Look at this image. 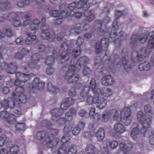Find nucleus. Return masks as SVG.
Segmentation results:
<instances>
[{"mask_svg": "<svg viewBox=\"0 0 154 154\" xmlns=\"http://www.w3.org/2000/svg\"><path fill=\"white\" fill-rule=\"evenodd\" d=\"M122 54L124 55L122 59L120 60L119 62L116 64V62L119 57L118 55L116 54L112 57V59L111 57H108V59L105 60L104 66H103L101 69L100 72L102 74H105L112 72L115 73L116 70L115 65H120V66H124V70L126 72H129L131 68V65L129 64L130 61H131L140 60L141 59H143L145 56L141 55H140L137 51H134L130 57L128 56L129 52L127 49H124L122 51Z\"/></svg>", "mask_w": 154, "mask_h": 154, "instance_id": "1", "label": "nucleus"}, {"mask_svg": "<svg viewBox=\"0 0 154 154\" xmlns=\"http://www.w3.org/2000/svg\"><path fill=\"white\" fill-rule=\"evenodd\" d=\"M77 58H72L71 60L70 63H66L63 68V70H66V72L64 75L60 76V79L66 81L69 83H75L77 82L79 78V75L74 73L75 71H79V69L82 67L84 68L83 71V74L84 76L89 77L91 75L92 71L87 66H86L89 61V59L87 57L84 56L78 60Z\"/></svg>", "mask_w": 154, "mask_h": 154, "instance_id": "2", "label": "nucleus"}, {"mask_svg": "<svg viewBox=\"0 0 154 154\" xmlns=\"http://www.w3.org/2000/svg\"><path fill=\"white\" fill-rule=\"evenodd\" d=\"M95 107H92L90 110L89 115L97 122L101 120L102 122L108 121L112 117L114 120L121 122L125 125L128 126L131 122V111L129 107L123 108L122 111L112 109L106 112L102 115L101 118L99 113H95Z\"/></svg>", "mask_w": 154, "mask_h": 154, "instance_id": "3", "label": "nucleus"}, {"mask_svg": "<svg viewBox=\"0 0 154 154\" xmlns=\"http://www.w3.org/2000/svg\"><path fill=\"white\" fill-rule=\"evenodd\" d=\"M75 101L74 99L71 97L63 99L61 104L60 109L55 108L51 111V120L57 122L58 125L64 126L67 123L69 124L72 119V116L75 115L76 111L75 109L71 108L66 113L65 119L60 117L64 114V110L73 104Z\"/></svg>", "mask_w": 154, "mask_h": 154, "instance_id": "4", "label": "nucleus"}, {"mask_svg": "<svg viewBox=\"0 0 154 154\" xmlns=\"http://www.w3.org/2000/svg\"><path fill=\"white\" fill-rule=\"evenodd\" d=\"M105 31L102 30L100 31L99 36H103V38L100 42L96 43L95 47V52L98 54H100L102 50V47L105 48L104 50L106 51L104 57L107 56L109 54V51L107 49L109 47V43L113 42L116 45V47L119 48L121 45L122 42L125 40L127 37L126 35L123 31H120L119 33V37L116 38V34L114 33L113 36H110L108 34L105 33Z\"/></svg>", "mask_w": 154, "mask_h": 154, "instance_id": "5", "label": "nucleus"}, {"mask_svg": "<svg viewBox=\"0 0 154 154\" xmlns=\"http://www.w3.org/2000/svg\"><path fill=\"white\" fill-rule=\"evenodd\" d=\"M144 111L146 114H144L142 111H139L137 114V120L138 122L142 125V128L139 130L138 127L133 128L131 132V136L133 139L136 140L138 139L141 134H144L150 129L152 122V114L151 111V107L149 104L144 106Z\"/></svg>", "mask_w": 154, "mask_h": 154, "instance_id": "6", "label": "nucleus"}, {"mask_svg": "<svg viewBox=\"0 0 154 154\" xmlns=\"http://www.w3.org/2000/svg\"><path fill=\"white\" fill-rule=\"evenodd\" d=\"M75 86L77 89H82L80 93L81 97L77 100L78 102H83L91 90L93 93L98 94V96L100 94L105 97H108L110 96L112 93V90L108 88H104L100 89L97 85L95 80L94 78L91 79L89 86L86 85H83L81 83H78L76 84Z\"/></svg>", "mask_w": 154, "mask_h": 154, "instance_id": "7", "label": "nucleus"}, {"mask_svg": "<svg viewBox=\"0 0 154 154\" xmlns=\"http://www.w3.org/2000/svg\"><path fill=\"white\" fill-rule=\"evenodd\" d=\"M23 88L18 87L16 88V92H13L12 94V98L9 97L8 100L5 99L3 102V108L5 110L9 107L11 109L20 106V104L25 103L31 97L29 93L26 95H23L22 93Z\"/></svg>", "mask_w": 154, "mask_h": 154, "instance_id": "8", "label": "nucleus"}, {"mask_svg": "<svg viewBox=\"0 0 154 154\" xmlns=\"http://www.w3.org/2000/svg\"><path fill=\"white\" fill-rule=\"evenodd\" d=\"M58 133V131L56 129H50L47 132L40 131L37 133L36 137L38 140L43 141L42 143L47 147L51 148L52 152L55 153L57 151L59 139L57 138H54Z\"/></svg>", "mask_w": 154, "mask_h": 154, "instance_id": "9", "label": "nucleus"}, {"mask_svg": "<svg viewBox=\"0 0 154 154\" xmlns=\"http://www.w3.org/2000/svg\"><path fill=\"white\" fill-rule=\"evenodd\" d=\"M89 0H80L78 2H74L70 4L69 6L65 3L60 5L59 7L60 11H63L65 12H69L70 11L82 9L83 11H89L88 9L90 7L93 5L92 3L87 4Z\"/></svg>", "mask_w": 154, "mask_h": 154, "instance_id": "10", "label": "nucleus"}, {"mask_svg": "<svg viewBox=\"0 0 154 154\" xmlns=\"http://www.w3.org/2000/svg\"><path fill=\"white\" fill-rule=\"evenodd\" d=\"M48 51L52 52V55L50 56L47 57L45 60V63L46 65L49 66H51L54 63L55 59L60 57L62 60H63V62L62 63L63 66L62 67V70L63 71H66V70H65L63 69V68L64 66L66 63H70L69 57H68L69 55L67 53H62L60 54L57 51L55 47L53 46H51L48 48Z\"/></svg>", "mask_w": 154, "mask_h": 154, "instance_id": "11", "label": "nucleus"}, {"mask_svg": "<svg viewBox=\"0 0 154 154\" xmlns=\"http://www.w3.org/2000/svg\"><path fill=\"white\" fill-rule=\"evenodd\" d=\"M84 38L81 37H79L76 42V44L78 47L75 48L74 50L71 52L69 48L70 47L66 42H63L61 46V50L63 51L64 53H66L69 55V60L73 58H77L81 53L80 46L84 43Z\"/></svg>", "mask_w": 154, "mask_h": 154, "instance_id": "12", "label": "nucleus"}, {"mask_svg": "<svg viewBox=\"0 0 154 154\" xmlns=\"http://www.w3.org/2000/svg\"><path fill=\"white\" fill-rule=\"evenodd\" d=\"M110 21V19L109 17H106L102 21L99 20H96L94 22V25L97 27V30L99 31V34L100 31L102 30L105 31V33L108 34L110 36H113L114 33H115L116 34V37L117 36L116 31L119 29H116L112 27V30L111 28H109L107 27V25Z\"/></svg>", "mask_w": 154, "mask_h": 154, "instance_id": "13", "label": "nucleus"}, {"mask_svg": "<svg viewBox=\"0 0 154 154\" xmlns=\"http://www.w3.org/2000/svg\"><path fill=\"white\" fill-rule=\"evenodd\" d=\"M40 22V21L37 19H35L33 20L32 23L30 25V28L26 31V35L28 37L25 40L26 44L30 45L34 41L38 42V39L36 38V36L35 34L36 30L39 28Z\"/></svg>", "mask_w": 154, "mask_h": 154, "instance_id": "14", "label": "nucleus"}, {"mask_svg": "<svg viewBox=\"0 0 154 154\" xmlns=\"http://www.w3.org/2000/svg\"><path fill=\"white\" fill-rule=\"evenodd\" d=\"M54 9V8H52L51 6L45 7V10L50 11L49 12V14L51 16L58 17L54 21L55 25H59L61 24L64 19L66 18L68 20V16L67 14H66V12H65L63 11H60V9L59 10H53Z\"/></svg>", "mask_w": 154, "mask_h": 154, "instance_id": "15", "label": "nucleus"}, {"mask_svg": "<svg viewBox=\"0 0 154 154\" xmlns=\"http://www.w3.org/2000/svg\"><path fill=\"white\" fill-rule=\"evenodd\" d=\"M46 19L45 17L42 18L41 23L42 24L40 29L42 31L41 36L42 39L48 40L51 38H55L54 32L49 29V26L45 23Z\"/></svg>", "mask_w": 154, "mask_h": 154, "instance_id": "16", "label": "nucleus"}, {"mask_svg": "<svg viewBox=\"0 0 154 154\" xmlns=\"http://www.w3.org/2000/svg\"><path fill=\"white\" fill-rule=\"evenodd\" d=\"M33 74H30L27 75L26 74L22 73L20 72H17L16 73V76L17 79L15 80L14 85L15 86H18L16 88L18 87H21L23 88V91L22 93L23 95H26L29 93L31 94L30 92L27 93L26 94L24 92V88L23 87L20 86L21 85L22 83L25 82L28 80L30 78V76L32 75ZM16 90H15V91Z\"/></svg>", "mask_w": 154, "mask_h": 154, "instance_id": "17", "label": "nucleus"}, {"mask_svg": "<svg viewBox=\"0 0 154 154\" xmlns=\"http://www.w3.org/2000/svg\"><path fill=\"white\" fill-rule=\"evenodd\" d=\"M77 152V148L75 145L72 144L67 146L63 145L60 146L57 154H76Z\"/></svg>", "mask_w": 154, "mask_h": 154, "instance_id": "18", "label": "nucleus"}, {"mask_svg": "<svg viewBox=\"0 0 154 154\" xmlns=\"http://www.w3.org/2000/svg\"><path fill=\"white\" fill-rule=\"evenodd\" d=\"M40 56L39 53L34 54L31 56L30 60L27 63L28 66L24 67V69L26 70L28 68H35L38 69L40 68L39 66L37 65V63L40 59Z\"/></svg>", "mask_w": 154, "mask_h": 154, "instance_id": "19", "label": "nucleus"}, {"mask_svg": "<svg viewBox=\"0 0 154 154\" xmlns=\"http://www.w3.org/2000/svg\"><path fill=\"white\" fill-rule=\"evenodd\" d=\"M94 10H91L89 11H86L84 13L86 18L84 21V25L83 26V29L85 31H87L90 27L89 23L93 21L95 19V15L94 14Z\"/></svg>", "mask_w": 154, "mask_h": 154, "instance_id": "20", "label": "nucleus"}, {"mask_svg": "<svg viewBox=\"0 0 154 154\" xmlns=\"http://www.w3.org/2000/svg\"><path fill=\"white\" fill-rule=\"evenodd\" d=\"M17 66V63L14 62L9 64L5 62H2L1 65V68L2 70L10 74L15 73Z\"/></svg>", "mask_w": 154, "mask_h": 154, "instance_id": "21", "label": "nucleus"}, {"mask_svg": "<svg viewBox=\"0 0 154 154\" xmlns=\"http://www.w3.org/2000/svg\"><path fill=\"white\" fill-rule=\"evenodd\" d=\"M45 85V83L44 82H40L39 79L38 78L36 77L34 79L31 84L29 86V92H34V91L36 90H40L41 89H43Z\"/></svg>", "mask_w": 154, "mask_h": 154, "instance_id": "22", "label": "nucleus"}, {"mask_svg": "<svg viewBox=\"0 0 154 154\" xmlns=\"http://www.w3.org/2000/svg\"><path fill=\"white\" fill-rule=\"evenodd\" d=\"M24 15L21 12H16L15 13H10V18L9 21H11L12 24L16 27H18L21 25V22L18 17H21Z\"/></svg>", "mask_w": 154, "mask_h": 154, "instance_id": "23", "label": "nucleus"}, {"mask_svg": "<svg viewBox=\"0 0 154 154\" xmlns=\"http://www.w3.org/2000/svg\"><path fill=\"white\" fill-rule=\"evenodd\" d=\"M147 39V36L144 34H142L139 37L137 35H133L130 39V43L133 45H137L139 42L141 44H144Z\"/></svg>", "mask_w": 154, "mask_h": 154, "instance_id": "24", "label": "nucleus"}, {"mask_svg": "<svg viewBox=\"0 0 154 154\" xmlns=\"http://www.w3.org/2000/svg\"><path fill=\"white\" fill-rule=\"evenodd\" d=\"M0 118L5 119L10 125L13 124L16 122L15 116L13 114H8L6 111H2L0 112Z\"/></svg>", "mask_w": 154, "mask_h": 154, "instance_id": "25", "label": "nucleus"}, {"mask_svg": "<svg viewBox=\"0 0 154 154\" xmlns=\"http://www.w3.org/2000/svg\"><path fill=\"white\" fill-rule=\"evenodd\" d=\"M72 127H67L65 126L63 128V132L64 134L62 138L61 142L62 144L61 145H63L66 146V143L68 142L71 138V135L70 134V131L72 129Z\"/></svg>", "mask_w": 154, "mask_h": 154, "instance_id": "26", "label": "nucleus"}, {"mask_svg": "<svg viewBox=\"0 0 154 154\" xmlns=\"http://www.w3.org/2000/svg\"><path fill=\"white\" fill-rule=\"evenodd\" d=\"M115 80L110 75H106L103 77L101 80L102 84L105 86H109L113 85Z\"/></svg>", "mask_w": 154, "mask_h": 154, "instance_id": "27", "label": "nucleus"}, {"mask_svg": "<svg viewBox=\"0 0 154 154\" xmlns=\"http://www.w3.org/2000/svg\"><path fill=\"white\" fill-rule=\"evenodd\" d=\"M2 2L0 3V11H4L8 10L11 7V3L14 0H0Z\"/></svg>", "mask_w": 154, "mask_h": 154, "instance_id": "28", "label": "nucleus"}, {"mask_svg": "<svg viewBox=\"0 0 154 154\" xmlns=\"http://www.w3.org/2000/svg\"><path fill=\"white\" fill-rule=\"evenodd\" d=\"M97 96L98 98L96 100L95 104H96V107L97 108L102 109L106 105L107 100L103 97L99 98V96Z\"/></svg>", "mask_w": 154, "mask_h": 154, "instance_id": "29", "label": "nucleus"}, {"mask_svg": "<svg viewBox=\"0 0 154 154\" xmlns=\"http://www.w3.org/2000/svg\"><path fill=\"white\" fill-rule=\"evenodd\" d=\"M87 154H99L100 151L97 150L95 146L91 144L87 145L85 149Z\"/></svg>", "mask_w": 154, "mask_h": 154, "instance_id": "30", "label": "nucleus"}, {"mask_svg": "<svg viewBox=\"0 0 154 154\" xmlns=\"http://www.w3.org/2000/svg\"><path fill=\"white\" fill-rule=\"evenodd\" d=\"M67 14L68 16V20H71L73 19V17L76 19H79L81 18L83 14V12H74L73 11H70L69 12H66V14Z\"/></svg>", "mask_w": 154, "mask_h": 154, "instance_id": "31", "label": "nucleus"}, {"mask_svg": "<svg viewBox=\"0 0 154 154\" xmlns=\"http://www.w3.org/2000/svg\"><path fill=\"white\" fill-rule=\"evenodd\" d=\"M120 150L126 154H128L132 149V145L131 144L126 145L124 143L121 142L119 144Z\"/></svg>", "mask_w": 154, "mask_h": 154, "instance_id": "32", "label": "nucleus"}, {"mask_svg": "<svg viewBox=\"0 0 154 154\" xmlns=\"http://www.w3.org/2000/svg\"><path fill=\"white\" fill-rule=\"evenodd\" d=\"M6 147L9 149V152L11 154H17L19 152V149L18 146L15 145L12 146L11 143H7L6 145Z\"/></svg>", "mask_w": 154, "mask_h": 154, "instance_id": "33", "label": "nucleus"}, {"mask_svg": "<svg viewBox=\"0 0 154 154\" xmlns=\"http://www.w3.org/2000/svg\"><path fill=\"white\" fill-rule=\"evenodd\" d=\"M149 38L148 40L147 48L149 49L154 48V31H152L148 34Z\"/></svg>", "mask_w": 154, "mask_h": 154, "instance_id": "34", "label": "nucleus"}, {"mask_svg": "<svg viewBox=\"0 0 154 154\" xmlns=\"http://www.w3.org/2000/svg\"><path fill=\"white\" fill-rule=\"evenodd\" d=\"M95 135L98 141H102L105 137V132L103 128H100L95 134Z\"/></svg>", "mask_w": 154, "mask_h": 154, "instance_id": "35", "label": "nucleus"}, {"mask_svg": "<svg viewBox=\"0 0 154 154\" xmlns=\"http://www.w3.org/2000/svg\"><path fill=\"white\" fill-rule=\"evenodd\" d=\"M123 15L122 11H116V17L115 20L113 21L112 26L113 28L116 29H118L119 26L118 25V20L119 18L121 17Z\"/></svg>", "mask_w": 154, "mask_h": 154, "instance_id": "36", "label": "nucleus"}, {"mask_svg": "<svg viewBox=\"0 0 154 154\" xmlns=\"http://www.w3.org/2000/svg\"><path fill=\"white\" fill-rule=\"evenodd\" d=\"M114 129L116 133L119 134H121L126 131V128L123 125L119 123L115 125Z\"/></svg>", "mask_w": 154, "mask_h": 154, "instance_id": "37", "label": "nucleus"}, {"mask_svg": "<svg viewBox=\"0 0 154 154\" xmlns=\"http://www.w3.org/2000/svg\"><path fill=\"white\" fill-rule=\"evenodd\" d=\"M29 51L26 48H23L21 50L20 53H17L15 56V58L18 59H21L23 56L28 54Z\"/></svg>", "mask_w": 154, "mask_h": 154, "instance_id": "38", "label": "nucleus"}, {"mask_svg": "<svg viewBox=\"0 0 154 154\" xmlns=\"http://www.w3.org/2000/svg\"><path fill=\"white\" fill-rule=\"evenodd\" d=\"M150 67V65L149 62L146 61L139 65V68L141 71L143 70L146 71L149 69Z\"/></svg>", "mask_w": 154, "mask_h": 154, "instance_id": "39", "label": "nucleus"}, {"mask_svg": "<svg viewBox=\"0 0 154 154\" xmlns=\"http://www.w3.org/2000/svg\"><path fill=\"white\" fill-rule=\"evenodd\" d=\"M94 96L93 97L91 95H88L87 97L86 103L88 105L92 104L93 103L95 104L96 100L98 98V94H95Z\"/></svg>", "mask_w": 154, "mask_h": 154, "instance_id": "40", "label": "nucleus"}, {"mask_svg": "<svg viewBox=\"0 0 154 154\" xmlns=\"http://www.w3.org/2000/svg\"><path fill=\"white\" fill-rule=\"evenodd\" d=\"M81 24L80 23H79L76 24L72 29L70 30V32L71 33L73 30L75 32V34L76 35H78L82 32L83 30L81 29Z\"/></svg>", "mask_w": 154, "mask_h": 154, "instance_id": "41", "label": "nucleus"}, {"mask_svg": "<svg viewBox=\"0 0 154 154\" xmlns=\"http://www.w3.org/2000/svg\"><path fill=\"white\" fill-rule=\"evenodd\" d=\"M47 89L49 91L53 93H57L59 91L58 88L57 87L53 86L51 83L48 84Z\"/></svg>", "mask_w": 154, "mask_h": 154, "instance_id": "42", "label": "nucleus"}, {"mask_svg": "<svg viewBox=\"0 0 154 154\" xmlns=\"http://www.w3.org/2000/svg\"><path fill=\"white\" fill-rule=\"evenodd\" d=\"M16 130L18 131H23L25 128V124L22 123H17L15 126Z\"/></svg>", "mask_w": 154, "mask_h": 154, "instance_id": "43", "label": "nucleus"}, {"mask_svg": "<svg viewBox=\"0 0 154 154\" xmlns=\"http://www.w3.org/2000/svg\"><path fill=\"white\" fill-rule=\"evenodd\" d=\"M94 135V132H93L85 131L82 134L83 137L86 139H88L91 138Z\"/></svg>", "mask_w": 154, "mask_h": 154, "instance_id": "44", "label": "nucleus"}, {"mask_svg": "<svg viewBox=\"0 0 154 154\" xmlns=\"http://www.w3.org/2000/svg\"><path fill=\"white\" fill-rule=\"evenodd\" d=\"M3 31L4 32L5 35L8 38L11 37L13 35V33L12 30L10 28H6L5 30L4 29V30H3Z\"/></svg>", "mask_w": 154, "mask_h": 154, "instance_id": "45", "label": "nucleus"}, {"mask_svg": "<svg viewBox=\"0 0 154 154\" xmlns=\"http://www.w3.org/2000/svg\"><path fill=\"white\" fill-rule=\"evenodd\" d=\"M10 14L8 15L7 14H3L0 17V22H3L6 20H8L10 18L11 16H10Z\"/></svg>", "mask_w": 154, "mask_h": 154, "instance_id": "46", "label": "nucleus"}, {"mask_svg": "<svg viewBox=\"0 0 154 154\" xmlns=\"http://www.w3.org/2000/svg\"><path fill=\"white\" fill-rule=\"evenodd\" d=\"M30 1L29 0H24L23 2H18L17 5L19 7H23L25 5H29Z\"/></svg>", "mask_w": 154, "mask_h": 154, "instance_id": "47", "label": "nucleus"}, {"mask_svg": "<svg viewBox=\"0 0 154 154\" xmlns=\"http://www.w3.org/2000/svg\"><path fill=\"white\" fill-rule=\"evenodd\" d=\"M108 144L111 149H115L118 146V143L117 141L114 140L110 142Z\"/></svg>", "mask_w": 154, "mask_h": 154, "instance_id": "48", "label": "nucleus"}, {"mask_svg": "<svg viewBox=\"0 0 154 154\" xmlns=\"http://www.w3.org/2000/svg\"><path fill=\"white\" fill-rule=\"evenodd\" d=\"M6 139L7 137L5 135H2L0 137V147L4 145Z\"/></svg>", "mask_w": 154, "mask_h": 154, "instance_id": "49", "label": "nucleus"}, {"mask_svg": "<svg viewBox=\"0 0 154 154\" xmlns=\"http://www.w3.org/2000/svg\"><path fill=\"white\" fill-rule=\"evenodd\" d=\"M46 72L47 75H50L54 72V69L51 66H49L46 69Z\"/></svg>", "mask_w": 154, "mask_h": 154, "instance_id": "50", "label": "nucleus"}, {"mask_svg": "<svg viewBox=\"0 0 154 154\" xmlns=\"http://www.w3.org/2000/svg\"><path fill=\"white\" fill-rule=\"evenodd\" d=\"M95 31H91V32L87 33L84 34V35L85 38L87 39L91 38V37L94 35Z\"/></svg>", "mask_w": 154, "mask_h": 154, "instance_id": "51", "label": "nucleus"}, {"mask_svg": "<svg viewBox=\"0 0 154 154\" xmlns=\"http://www.w3.org/2000/svg\"><path fill=\"white\" fill-rule=\"evenodd\" d=\"M108 145L104 144L103 148V150L101 154H109V152L108 149Z\"/></svg>", "mask_w": 154, "mask_h": 154, "instance_id": "52", "label": "nucleus"}, {"mask_svg": "<svg viewBox=\"0 0 154 154\" xmlns=\"http://www.w3.org/2000/svg\"><path fill=\"white\" fill-rule=\"evenodd\" d=\"M23 42L24 39L21 37L18 38L15 40V43L17 45H21L23 44Z\"/></svg>", "mask_w": 154, "mask_h": 154, "instance_id": "53", "label": "nucleus"}, {"mask_svg": "<svg viewBox=\"0 0 154 154\" xmlns=\"http://www.w3.org/2000/svg\"><path fill=\"white\" fill-rule=\"evenodd\" d=\"M80 130V128L77 126L74 128L72 132L74 135H77L79 133Z\"/></svg>", "mask_w": 154, "mask_h": 154, "instance_id": "54", "label": "nucleus"}, {"mask_svg": "<svg viewBox=\"0 0 154 154\" xmlns=\"http://www.w3.org/2000/svg\"><path fill=\"white\" fill-rule=\"evenodd\" d=\"M65 35V34L63 32L58 33L57 37V40L58 41L61 40L62 39Z\"/></svg>", "mask_w": 154, "mask_h": 154, "instance_id": "55", "label": "nucleus"}, {"mask_svg": "<svg viewBox=\"0 0 154 154\" xmlns=\"http://www.w3.org/2000/svg\"><path fill=\"white\" fill-rule=\"evenodd\" d=\"M38 48L39 51L40 52H42L45 51L46 49V47L45 45L43 44H41L38 46Z\"/></svg>", "mask_w": 154, "mask_h": 154, "instance_id": "56", "label": "nucleus"}, {"mask_svg": "<svg viewBox=\"0 0 154 154\" xmlns=\"http://www.w3.org/2000/svg\"><path fill=\"white\" fill-rule=\"evenodd\" d=\"M86 113V112L84 109H82L79 111V116L81 117L84 116Z\"/></svg>", "mask_w": 154, "mask_h": 154, "instance_id": "57", "label": "nucleus"}, {"mask_svg": "<svg viewBox=\"0 0 154 154\" xmlns=\"http://www.w3.org/2000/svg\"><path fill=\"white\" fill-rule=\"evenodd\" d=\"M9 152L8 149L5 148H2L0 150V154H8Z\"/></svg>", "mask_w": 154, "mask_h": 154, "instance_id": "58", "label": "nucleus"}, {"mask_svg": "<svg viewBox=\"0 0 154 154\" xmlns=\"http://www.w3.org/2000/svg\"><path fill=\"white\" fill-rule=\"evenodd\" d=\"M69 95L71 97H74L77 94L76 91H75L70 90L69 93Z\"/></svg>", "mask_w": 154, "mask_h": 154, "instance_id": "59", "label": "nucleus"}, {"mask_svg": "<svg viewBox=\"0 0 154 154\" xmlns=\"http://www.w3.org/2000/svg\"><path fill=\"white\" fill-rule=\"evenodd\" d=\"M9 91L10 90L8 87H5L3 88L2 90V92L4 94H8Z\"/></svg>", "mask_w": 154, "mask_h": 154, "instance_id": "60", "label": "nucleus"}, {"mask_svg": "<svg viewBox=\"0 0 154 154\" xmlns=\"http://www.w3.org/2000/svg\"><path fill=\"white\" fill-rule=\"evenodd\" d=\"M85 123L82 122H79L78 125H77L78 127H79V128H80V130L81 129H83L85 127Z\"/></svg>", "mask_w": 154, "mask_h": 154, "instance_id": "61", "label": "nucleus"}, {"mask_svg": "<svg viewBox=\"0 0 154 154\" xmlns=\"http://www.w3.org/2000/svg\"><path fill=\"white\" fill-rule=\"evenodd\" d=\"M31 22V20H27L25 21L23 23V25L24 26H26L28 25Z\"/></svg>", "mask_w": 154, "mask_h": 154, "instance_id": "62", "label": "nucleus"}, {"mask_svg": "<svg viewBox=\"0 0 154 154\" xmlns=\"http://www.w3.org/2000/svg\"><path fill=\"white\" fill-rule=\"evenodd\" d=\"M2 47L3 46H0V59L2 58V55L1 54L2 52L4 51V49Z\"/></svg>", "mask_w": 154, "mask_h": 154, "instance_id": "63", "label": "nucleus"}, {"mask_svg": "<svg viewBox=\"0 0 154 154\" xmlns=\"http://www.w3.org/2000/svg\"><path fill=\"white\" fill-rule=\"evenodd\" d=\"M13 111L17 115H20L21 113V111H19L17 109H14Z\"/></svg>", "mask_w": 154, "mask_h": 154, "instance_id": "64", "label": "nucleus"}]
</instances>
